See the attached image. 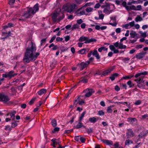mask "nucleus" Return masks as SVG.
<instances>
[{
    "instance_id": "20e7f679",
    "label": "nucleus",
    "mask_w": 148,
    "mask_h": 148,
    "mask_svg": "<svg viewBox=\"0 0 148 148\" xmlns=\"http://www.w3.org/2000/svg\"><path fill=\"white\" fill-rule=\"evenodd\" d=\"M79 41L80 42L85 41L84 43L88 44L92 42H95L96 41V40L94 38L90 39L88 37L82 36L80 37Z\"/></svg>"
},
{
    "instance_id": "37998d69",
    "label": "nucleus",
    "mask_w": 148,
    "mask_h": 148,
    "mask_svg": "<svg viewBox=\"0 0 148 148\" xmlns=\"http://www.w3.org/2000/svg\"><path fill=\"white\" fill-rule=\"evenodd\" d=\"M127 84L129 86L130 88H132L133 87L134 84H132L131 81H129L127 83Z\"/></svg>"
},
{
    "instance_id": "412c9836",
    "label": "nucleus",
    "mask_w": 148,
    "mask_h": 148,
    "mask_svg": "<svg viewBox=\"0 0 148 148\" xmlns=\"http://www.w3.org/2000/svg\"><path fill=\"white\" fill-rule=\"evenodd\" d=\"M82 121H79L78 124L75 126V128L76 129H79L82 127L85 128V126L83 125L82 123H81Z\"/></svg>"
},
{
    "instance_id": "a211bd4d",
    "label": "nucleus",
    "mask_w": 148,
    "mask_h": 148,
    "mask_svg": "<svg viewBox=\"0 0 148 148\" xmlns=\"http://www.w3.org/2000/svg\"><path fill=\"white\" fill-rule=\"evenodd\" d=\"M15 113L16 112H13L8 113L7 115V116H8V115H10L11 119L12 120H14L15 119Z\"/></svg>"
},
{
    "instance_id": "c85d7f7f",
    "label": "nucleus",
    "mask_w": 148,
    "mask_h": 148,
    "mask_svg": "<svg viewBox=\"0 0 148 148\" xmlns=\"http://www.w3.org/2000/svg\"><path fill=\"white\" fill-rule=\"evenodd\" d=\"M143 20V19L142 17H140L139 16H137L135 19V21L136 22L138 21H140Z\"/></svg>"
},
{
    "instance_id": "4c0bfd02",
    "label": "nucleus",
    "mask_w": 148,
    "mask_h": 148,
    "mask_svg": "<svg viewBox=\"0 0 148 148\" xmlns=\"http://www.w3.org/2000/svg\"><path fill=\"white\" fill-rule=\"evenodd\" d=\"M100 12L101 13V11H99L98 13H99V18L100 19H103L104 17V15L102 14H100Z\"/></svg>"
},
{
    "instance_id": "0eeeda50",
    "label": "nucleus",
    "mask_w": 148,
    "mask_h": 148,
    "mask_svg": "<svg viewBox=\"0 0 148 148\" xmlns=\"http://www.w3.org/2000/svg\"><path fill=\"white\" fill-rule=\"evenodd\" d=\"M89 64L88 62H82L77 64V66L80 70H82L86 67Z\"/></svg>"
},
{
    "instance_id": "13d9d810",
    "label": "nucleus",
    "mask_w": 148,
    "mask_h": 148,
    "mask_svg": "<svg viewBox=\"0 0 148 148\" xmlns=\"http://www.w3.org/2000/svg\"><path fill=\"white\" fill-rule=\"evenodd\" d=\"M137 85L140 88H145V86L143 84H137Z\"/></svg>"
},
{
    "instance_id": "0e129e2a",
    "label": "nucleus",
    "mask_w": 148,
    "mask_h": 148,
    "mask_svg": "<svg viewBox=\"0 0 148 148\" xmlns=\"http://www.w3.org/2000/svg\"><path fill=\"white\" fill-rule=\"evenodd\" d=\"M83 21L81 19H80L79 20H78L77 21V23L80 24H82V23H83Z\"/></svg>"
},
{
    "instance_id": "9b49d317",
    "label": "nucleus",
    "mask_w": 148,
    "mask_h": 148,
    "mask_svg": "<svg viewBox=\"0 0 148 148\" xmlns=\"http://www.w3.org/2000/svg\"><path fill=\"white\" fill-rule=\"evenodd\" d=\"M148 134V130H145L142 131L138 135L139 138H142L144 137H145L146 135Z\"/></svg>"
},
{
    "instance_id": "338daca9",
    "label": "nucleus",
    "mask_w": 148,
    "mask_h": 148,
    "mask_svg": "<svg viewBox=\"0 0 148 148\" xmlns=\"http://www.w3.org/2000/svg\"><path fill=\"white\" fill-rule=\"evenodd\" d=\"M63 40V38H60V37H58L56 38V41H60Z\"/></svg>"
},
{
    "instance_id": "2f4dec72",
    "label": "nucleus",
    "mask_w": 148,
    "mask_h": 148,
    "mask_svg": "<svg viewBox=\"0 0 148 148\" xmlns=\"http://www.w3.org/2000/svg\"><path fill=\"white\" fill-rule=\"evenodd\" d=\"M86 114V112H84L82 113V114H81V116L79 117V121H82L83 118L84 117L85 114Z\"/></svg>"
},
{
    "instance_id": "052dcab7",
    "label": "nucleus",
    "mask_w": 148,
    "mask_h": 148,
    "mask_svg": "<svg viewBox=\"0 0 148 148\" xmlns=\"http://www.w3.org/2000/svg\"><path fill=\"white\" fill-rule=\"evenodd\" d=\"M65 40L67 42L70 39V36L67 35L64 37Z\"/></svg>"
},
{
    "instance_id": "b1692460",
    "label": "nucleus",
    "mask_w": 148,
    "mask_h": 148,
    "mask_svg": "<svg viewBox=\"0 0 148 148\" xmlns=\"http://www.w3.org/2000/svg\"><path fill=\"white\" fill-rule=\"evenodd\" d=\"M88 51V49H82L79 51V53L82 54H85L86 52H87Z\"/></svg>"
},
{
    "instance_id": "39448f33",
    "label": "nucleus",
    "mask_w": 148,
    "mask_h": 148,
    "mask_svg": "<svg viewBox=\"0 0 148 148\" xmlns=\"http://www.w3.org/2000/svg\"><path fill=\"white\" fill-rule=\"evenodd\" d=\"M59 15V13L57 12H55L52 15V18L53 21L56 22L58 21H60L64 18V16L63 14H62V16H59L57 18Z\"/></svg>"
},
{
    "instance_id": "423d86ee",
    "label": "nucleus",
    "mask_w": 148,
    "mask_h": 148,
    "mask_svg": "<svg viewBox=\"0 0 148 148\" xmlns=\"http://www.w3.org/2000/svg\"><path fill=\"white\" fill-rule=\"evenodd\" d=\"M10 100L8 96L3 93H0V101L6 103Z\"/></svg>"
},
{
    "instance_id": "473e14b6",
    "label": "nucleus",
    "mask_w": 148,
    "mask_h": 148,
    "mask_svg": "<svg viewBox=\"0 0 148 148\" xmlns=\"http://www.w3.org/2000/svg\"><path fill=\"white\" fill-rule=\"evenodd\" d=\"M126 47V46L125 45H123L122 43H119V48L120 49H125Z\"/></svg>"
},
{
    "instance_id": "c756f323",
    "label": "nucleus",
    "mask_w": 148,
    "mask_h": 148,
    "mask_svg": "<svg viewBox=\"0 0 148 148\" xmlns=\"http://www.w3.org/2000/svg\"><path fill=\"white\" fill-rule=\"evenodd\" d=\"M51 124L53 127H55L57 125V122L56 120L52 119L51 120Z\"/></svg>"
},
{
    "instance_id": "a19ab883",
    "label": "nucleus",
    "mask_w": 148,
    "mask_h": 148,
    "mask_svg": "<svg viewBox=\"0 0 148 148\" xmlns=\"http://www.w3.org/2000/svg\"><path fill=\"white\" fill-rule=\"evenodd\" d=\"M133 142L130 140H127L125 142V144L127 145H129L130 144H132Z\"/></svg>"
},
{
    "instance_id": "6e6d98bb",
    "label": "nucleus",
    "mask_w": 148,
    "mask_h": 148,
    "mask_svg": "<svg viewBox=\"0 0 148 148\" xmlns=\"http://www.w3.org/2000/svg\"><path fill=\"white\" fill-rule=\"evenodd\" d=\"M128 24L131 27H133L134 25V21H132L129 23Z\"/></svg>"
},
{
    "instance_id": "f257e3e1",
    "label": "nucleus",
    "mask_w": 148,
    "mask_h": 148,
    "mask_svg": "<svg viewBox=\"0 0 148 148\" xmlns=\"http://www.w3.org/2000/svg\"><path fill=\"white\" fill-rule=\"evenodd\" d=\"M36 50V48L35 44L31 42L26 49L23 59V62L29 63L31 61H34L36 60L40 54L39 53H36L35 54Z\"/></svg>"
},
{
    "instance_id": "680f3d73",
    "label": "nucleus",
    "mask_w": 148,
    "mask_h": 148,
    "mask_svg": "<svg viewBox=\"0 0 148 148\" xmlns=\"http://www.w3.org/2000/svg\"><path fill=\"white\" fill-rule=\"evenodd\" d=\"M109 48L112 51H113L115 49V47L114 45H110L109 46Z\"/></svg>"
},
{
    "instance_id": "8fccbe9b",
    "label": "nucleus",
    "mask_w": 148,
    "mask_h": 148,
    "mask_svg": "<svg viewBox=\"0 0 148 148\" xmlns=\"http://www.w3.org/2000/svg\"><path fill=\"white\" fill-rule=\"evenodd\" d=\"M13 25V24L12 23H9L8 24V25H6L4 27V29H5V28H8V27H11Z\"/></svg>"
},
{
    "instance_id": "4be33fe9",
    "label": "nucleus",
    "mask_w": 148,
    "mask_h": 148,
    "mask_svg": "<svg viewBox=\"0 0 148 148\" xmlns=\"http://www.w3.org/2000/svg\"><path fill=\"white\" fill-rule=\"evenodd\" d=\"M112 10H109V9L107 8H105L103 10V12L106 14H109L112 12Z\"/></svg>"
},
{
    "instance_id": "ddd939ff",
    "label": "nucleus",
    "mask_w": 148,
    "mask_h": 148,
    "mask_svg": "<svg viewBox=\"0 0 148 148\" xmlns=\"http://www.w3.org/2000/svg\"><path fill=\"white\" fill-rule=\"evenodd\" d=\"M92 55L95 57L97 59H99L100 58V57L98 54L97 51L96 50H94L92 53Z\"/></svg>"
},
{
    "instance_id": "7ed1b4c3",
    "label": "nucleus",
    "mask_w": 148,
    "mask_h": 148,
    "mask_svg": "<svg viewBox=\"0 0 148 148\" xmlns=\"http://www.w3.org/2000/svg\"><path fill=\"white\" fill-rule=\"evenodd\" d=\"M76 6L77 5L74 3L70 5H66L63 6V9L67 12L71 13L75 9Z\"/></svg>"
},
{
    "instance_id": "c9c22d12",
    "label": "nucleus",
    "mask_w": 148,
    "mask_h": 148,
    "mask_svg": "<svg viewBox=\"0 0 148 148\" xmlns=\"http://www.w3.org/2000/svg\"><path fill=\"white\" fill-rule=\"evenodd\" d=\"M134 76V75L125 76L122 77L124 79H130Z\"/></svg>"
},
{
    "instance_id": "6e6552de",
    "label": "nucleus",
    "mask_w": 148,
    "mask_h": 148,
    "mask_svg": "<svg viewBox=\"0 0 148 148\" xmlns=\"http://www.w3.org/2000/svg\"><path fill=\"white\" fill-rule=\"evenodd\" d=\"M83 92L86 93L85 96L88 97H90L92 93H94L95 91L92 89L87 88L83 91Z\"/></svg>"
},
{
    "instance_id": "f3484780",
    "label": "nucleus",
    "mask_w": 148,
    "mask_h": 148,
    "mask_svg": "<svg viewBox=\"0 0 148 148\" xmlns=\"http://www.w3.org/2000/svg\"><path fill=\"white\" fill-rule=\"evenodd\" d=\"M97 120L98 118L95 117L90 118L89 119V121L92 123H95Z\"/></svg>"
},
{
    "instance_id": "603ef678",
    "label": "nucleus",
    "mask_w": 148,
    "mask_h": 148,
    "mask_svg": "<svg viewBox=\"0 0 148 148\" xmlns=\"http://www.w3.org/2000/svg\"><path fill=\"white\" fill-rule=\"evenodd\" d=\"M141 103V101L140 100H138L136 101L134 104L136 105H140Z\"/></svg>"
},
{
    "instance_id": "e2e57ef3",
    "label": "nucleus",
    "mask_w": 148,
    "mask_h": 148,
    "mask_svg": "<svg viewBox=\"0 0 148 148\" xmlns=\"http://www.w3.org/2000/svg\"><path fill=\"white\" fill-rule=\"evenodd\" d=\"M15 0H10L9 3L10 5H12L15 2Z\"/></svg>"
},
{
    "instance_id": "9d476101",
    "label": "nucleus",
    "mask_w": 148,
    "mask_h": 148,
    "mask_svg": "<svg viewBox=\"0 0 148 148\" xmlns=\"http://www.w3.org/2000/svg\"><path fill=\"white\" fill-rule=\"evenodd\" d=\"M134 134L131 129L127 130V132L126 133V136L127 138H130L134 136Z\"/></svg>"
},
{
    "instance_id": "1a4fd4ad",
    "label": "nucleus",
    "mask_w": 148,
    "mask_h": 148,
    "mask_svg": "<svg viewBox=\"0 0 148 148\" xmlns=\"http://www.w3.org/2000/svg\"><path fill=\"white\" fill-rule=\"evenodd\" d=\"M82 8L77 9L75 12V13L77 16H81L84 15H87V14H86L84 10L80 11L82 10Z\"/></svg>"
},
{
    "instance_id": "4d7b16f0",
    "label": "nucleus",
    "mask_w": 148,
    "mask_h": 148,
    "mask_svg": "<svg viewBox=\"0 0 148 148\" xmlns=\"http://www.w3.org/2000/svg\"><path fill=\"white\" fill-rule=\"evenodd\" d=\"M80 140L82 143H84L85 141V138L82 137H80Z\"/></svg>"
},
{
    "instance_id": "aec40b11",
    "label": "nucleus",
    "mask_w": 148,
    "mask_h": 148,
    "mask_svg": "<svg viewBox=\"0 0 148 148\" xmlns=\"http://www.w3.org/2000/svg\"><path fill=\"white\" fill-rule=\"evenodd\" d=\"M101 141L104 143H106L108 145H112L113 143L112 141L108 140H102Z\"/></svg>"
},
{
    "instance_id": "bb28decb",
    "label": "nucleus",
    "mask_w": 148,
    "mask_h": 148,
    "mask_svg": "<svg viewBox=\"0 0 148 148\" xmlns=\"http://www.w3.org/2000/svg\"><path fill=\"white\" fill-rule=\"evenodd\" d=\"M51 141L53 142L52 146L54 147H56L55 145L58 143V142L56 141V140L54 138L52 139Z\"/></svg>"
},
{
    "instance_id": "6ab92c4d",
    "label": "nucleus",
    "mask_w": 148,
    "mask_h": 148,
    "mask_svg": "<svg viewBox=\"0 0 148 148\" xmlns=\"http://www.w3.org/2000/svg\"><path fill=\"white\" fill-rule=\"evenodd\" d=\"M145 54V53H140L136 55V58L138 59H140L143 58Z\"/></svg>"
},
{
    "instance_id": "bf43d9fd",
    "label": "nucleus",
    "mask_w": 148,
    "mask_h": 148,
    "mask_svg": "<svg viewBox=\"0 0 148 148\" xmlns=\"http://www.w3.org/2000/svg\"><path fill=\"white\" fill-rule=\"evenodd\" d=\"M56 36L54 35V36L51 39V40L49 41V42L51 43L52 42L53 40L55 39L56 38Z\"/></svg>"
},
{
    "instance_id": "49530a36",
    "label": "nucleus",
    "mask_w": 148,
    "mask_h": 148,
    "mask_svg": "<svg viewBox=\"0 0 148 148\" xmlns=\"http://www.w3.org/2000/svg\"><path fill=\"white\" fill-rule=\"evenodd\" d=\"M46 41V39L44 38L43 39L41 40V43H40V45L42 46V45H44Z\"/></svg>"
},
{
    "instance_id": "58836bf2",
    "label": "nucleus",
    "mask_w": 148,
    "mask_h": 148,
    "mask_svg": "<svg viewBox=\"0 0 148 148\" xmlns=\"http://www.w3.org/2000/svg\"><path fill=\"white\" fill-rule=\"evenodd\" d=\"M79 27V25L77 24H76L75 25H74L71 27V29L72 30H73V29H78Z\"/></svg>"
},
{
    "instance_id": "393cba45",
    "label": "nucleus",
    "mask_w": 148,
    "mask_h": 148,
    "mask_svg": "<svg viewBox=\"0 0 148 148\" xmlns=\"http://www.w3.org/2000/svg\"><path fill=\"white\" fill-rule=\"evenodd\" d=\"M80 96L78 97L75 98V101L74 102V104L76 105L78 103H79L80 101Z\"/></svg>"
},
{
    "instance_id": "f704fd0d",
    "label": "nucleus",
    "mask_w": 148,
    "mask_h": 148,
    "mask_svg": "<svg viewBox=\"0 0 148 148\" xmlns=\"http://www.w3.org/2000/svg\"><path fill=\"white\" fill-rule=\"evenodd\" d=\"M147 32H143L142 31H140L139 32V34L140 35L143 37L145 38L147 36Z\"/></svg>"
},
{
    "instance_id": "4468645a",
    "label": "nucleus",
    "mask_w": 148,
    "mask_h": 148,
    "mask_svg": "<svg viewBox=\"0 0 148 148\" xmlns=\"http://www.w3.org/2000/svg\"><path fill=\"white\" fill-rule=\"evenodd\" d=\"M47 90L46 89L42 88L39 90L38 92V93L39 95H41L43 94L46 93L47 92Z\"/></svg>"
},
{
    "instance_id": "e433bc0d",
    "label": "nucleus",
    "mask_w": 148,
    "mask_h": 148,
    "mask_svg": "<svg viewBox=\"0 0 148 148\" xmlns=\"http://www.w3.org/2000/svg\"><path fill=\"white\" fill-rule=\"evenodd\" d=\"M113 107V106H110L108 108L107 112L109 113H111L112 111V108Z\"/></svg>"
},
{
    "instance_id": "c03bdc74",
    "label": "nucleus",
    "mask_w": 148,
    "mask_h": 148,
    "mask_svg": "<svg viewBox=\"0 0 148 148\" xmlns=\"http://www.w3.org/2000/svg\"><path fill=\"white\" fill-rule=\"evenodd\" d=\"M105 49V47H102L98 49V51H99V52H101L103 50H104ZM106 50H107V49L106 48Z\"/></svg>"
},
{
    "instance_id": "3c124183",
    "label": "nucleus",
    "mask_w": 148,
    "mask_h": 148,
    "mask_svg": "<svg viewBox=\"0 0 148 148\" xmlns=\"http://www.w3.org/2000/svg\"><path fill=\"white\" fill-rule=\"evenodd\" d=\"M59 128L58 127H55L53 130L52 131V132L53 133H54L56 132H58L59 131Z\"/></svg>"
},
{
    "instance_id": "de8ad7c7",
    "label": "nucleus",
    "mask_w": 148,
    "mask_h": 148,
    "mask_svg": "<svg viewBox=\"0 0 148 148\" xmlns=\"http://www.w3.org/2000/svg\"><path fill=\"white\" fill-rule=\"evenodd\" d=\"M129 26V25L128 24H125V25H122V27L123 28H125L126 29H128V27Z\"/></svg>"
},
{
    "instance_id": "79ce46f5",
    "label": "nucleus",
    "mask_w": 148,
    "mask_h": 148,
    "mask_svg": "<svg viewBox=\"0 0 148 148\" xmlns=\"http://www.w3.org/2000/svg\"><path fill=\"white\" fill-rule=\"evenodd\" d=\"M130 58H125L122 59V60L125 63H127L129 61Z\"/></svg>"
},
{
    "instance_id": "a18cd8bd",
    "label": "nucleus",
    "mask_w": 148,
    "mask_h": 148,
    "mask_svg": "<svg viewBox=\"0 0 148 148\" xmlns=\"http://www.w3.org/2000/svg\"><path fill=\"white\" fill-rule=\"evenodd\" d=\"M36 98L34 97L33 98L32 100L29 102V105H32L34 101L36 99Z\"/></svg>"
},
{
    "instance_id": "dca6fc26",
    "label": "nucleus",
    "mask_w": 148,
    "mask_h": 148,
    "mask_svg": "<svg viewBox=\"0 0 148 148\" xmlns=\"http://www.w3.org/2000/svg\"><path fill=\"white\" fill-rule=\"evenodd\" d=\"M27 12V11L26 13L23 14H22L21 15L19 16H21V17H20L19 18L18 16L17 18H16L19 20V21H25V18H26L24 17L23 16V15H24Z\"/></svg>"
},
{
    "instance_id": "09e8293b",
    "label": "nucleus",
    "mask_w": 148,
    "mask_h": 148,
    "mask_svg": "<svg viewBox=\"0 0 148 148\" xmlns=\"http://www.w3.org/2000/svg\"><path fill=\"white\" fill-rule=\"evenodd\" d=\"M83 0H75L76 3L78 4H80L82 2Z\"/></svg>"
},
{
    "instance_id": "f8f14e48",
    "label": "nucleus",
    "mask_w": 148,
    "mask_h": 148,
    "mask_svg": "<svg viewBox=\"0 0 148 148\" xmlns=\"http://www.w3.org/2000/svg\"><path fill=\"white\" fill-rule=\"evenodd\" d=\"M7 74L8 75V77L10 78H11L12 77H14L17 75V73H14V71H10Z\"/></svg>"
},
{
    "instance_id": "864d4df0",
    "label": "nucleus",
    "mask_w": 148,
    "mask_h": 148,
    "mask_svg": "<svg viewBox=\"0 0 148 148\" xmlns=\"http://www.w3.org/2000/svg\"><path fill=\"white\" fill-rule=\"evenodd\" d=\"M115 32L117 34H119L121 32V28H118L116 29Z\"/></svg>"
},
{
    "instance_id": "f03ea898",
    "label": "nucleus",
    "mask_w": 148,
    "mask_h": 148,
    "mask_svg": "<svg viewBox=\"0 0 148 148\" xmlns=\"http://www.w3.org/2000/svg\"><path fill=\"white\" fill-rule=\"evenodd\" d=\"M39 10L38 4H36L33 8H30L27 10V12L23 16L25 18H28L32 16V14L35 13Z\"/></svg>"
},
{
    "instance_id": "a878e982",
    "label": "nucleus",
    "mask_w": 148,
    "mask_h": 148,
    "mask_svg": "<svg viewBox=\"0 0 148 148\" xmlns=\"http://www.w3.org/2000/svg\"><path fill=\"white\" fill-rule=\"evenodd\" d=\"M118 75V74L117 73H115L111 75L110 77V78L111 80L112 81H113L115 78V77H117Z\"/></svg>"
},
{
    "instance_id": "ea45409f",
    "label": "nucleus",
    "mask_w": 148,
    "mask_h": 148,
    "mask_svg": "<svg viewBox=\"0 0 148 148\" xmlns=\"http://www.w3.org/2000/svg\"><path fill=\"white\" fill-rule=\"evenodd\" d=\"M93 4V3L91 2L87 3H86L82 8L86 7L87 6H90Z\"/></svg>"
},
{
    "instance_id": "69168bd1",
    "label": "nucleus",
    "mask_w": 148,
    "mask_h": 148,
    "mask_svg": "<svg viewBox=\"0 0 148 148\" xmlns=\"http://www.w3.org/2000/svg\"><path fill=\"white\" fill-rule=\"evenodd\" d=\"M114 89H115V90L117 91H119L120 90V88L119 87V86L118 85H116L115 86Z\"/></svg>"
},
{
    "instance_id": "774afa93",
    "label": "nucleus",
    "mask_w": 148,
    "mask_h": 148,
    "mask_svg": "<svg viewBox=\"0 0 148 148\" xmlns=\"http://www.w3.org/2000/svg\"><path fill=\"white\" fill-rule=\"evenodd\" d=\"M80 137L79 136H76L75 137V140L77 141H79L80 140Z\"/></svg>"
},
{
    "instance_id": "7c9ffc66",
    "label": "nucleus",
    "mask_w": 148,
    "mask_h": 148,
    "mask_svg": "<svg viewBox=\"0 0 148 148\" xmlns=\"http://www.w3.org/2000/svg\"><path fill=\"white\" fill-rule=\"evenodd\" d=\"M134 81L137 82V84H139L143 82V79L141 78H139L134 80Z\"/></svg>"
},
{
    "instance_id": "2eb2a0df",
    "label": "nucleus",
    "mask_w": 148,
    "mask_h": 148,
    "mask_svg": "<svg viewBox=\"0 0 148 148\" xmlns=\"http://www.w3.org/2000/svg\"><path fill=\"white\" fill-rule=\"evenodd\" d=\"M27 12V11L26 13L23 14H22L21 15L19 16H21V17H20L19 18L18 16L17 18H16L19 20V21H25V18H26L24 17L23 16V15H24Z\"/></svg>"
},
{
    "instance_id": "cd10ccee",
    "label": "nucleus",
    "mask_w": 148,
    "mask_h": 148,
    "mask_svg": "<svg viewBox=\"0 0 148 148\" xmlns=\"http://www.w3.org/2000/svg\"><path fill=\"white\" fill-rule=\"evenodd\" d=\"M125 8L127 10H129L134 9L135 8V6L134 5H132L131 6H129L127 5L125 6Z\"/></svg>"
},
{
    "instance_id": "72a5a7b5",
    "label": "nucleus",
    "mask_w": 148,
    "mask_h": 148,
    "mask_svg": "<svg viewBox=\"0 0 148 148\" xmlns=\"http://www.w3.org/2000/svg\"><path fill=\"white\" fill-rule=\"evenodd\" d=\"M93 10V8L91 7H87L85 10L86 12L88 13L92 12Z\"/></svg>"
},
{
    "instance_id": "5701e85b",
    "label": "nucleus",
    "mask_w": 148,
    "mask_h": 148,
    "mask_svg": "<svg viewBox=\"0 0 148 148\" xmlns=\"http://www.w3.org/2000/svg\"><path fill=\"white\" fill-rule=\"evenodd\" d=\"M127 121L130 122L131 124H133V123L136 121V119L135 118H129L127 119Z\"/></svg>"
},
{
    "instance_id": "5fc2aeb1",
    "label": "nucleus",
    "mask_w": 148,
    "mask_h": 148,
    "mask_svg": "<svg viewBox=\"0 0 148 148\" xmlns=\"http://www.w3.org/2000/svg\"><path fill=\"white\" fill-rule=\"evenodd\" d=\"M104 113L102 110L99 111L98 112V114L99 116H102L104 115Z\"/></svg>"
}]
</instances>
